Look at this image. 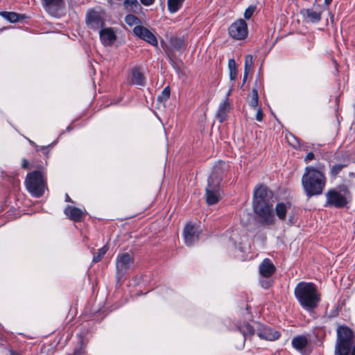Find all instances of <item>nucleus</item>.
<instances>
[{
	"label": "nucleus",
	"mask_w": 355,
	"mask_h": 355,
	"mask_svg": "<svg viewBox=\"0 0 355 355\" xmlns=\"http://www.w3.org/2000/svg\"><path fill=\"white\" fill-rule=\"evenodd\" d=\"M326 177L323 168H315L313 166L305 168L302 177V184L304 192L309 198L322 193L326 185Z\"/></svg>",
	"instance_id": "1"
},
{
	"label": "nucleus",
	"mask_w": 355,
	"mask_h": 355,
	"mask_svg": "<svg viewBox=\"0 0 355 355\" xmlns=\"http://www.w3.org/2000/svg\"><path fill=\"white\" fill-rule=\"evenodd\" d=\"M294 294L300 306L308 311L315 309L320 301V294L316 286L311 282L298 283Z\"/></svg>",
	"instance_id": "2"
},
{
	"label": "nucleus",
	"mask_w": 355,
	"mask_h": 355,
	"mask_svg": "<svg viewBox=\"0 0 355 355\" xmlns=\"http://www.w3.org/2000/svg\"><path fill=\"white\" fill-rule=\"evenodd\" d=\"M27 191L35 198H40L47 188L43 171H34L27 174L25 182Z\"/></svg>",
	"instance_id": "3"
},
{
	"label": "nucleus",
	"mask_w": 355,
	"mask_h": 355,
	"mask_svg": "<svg viewBox=\"0 0 355 355\" xmlns=\"http://www.w3.org/2000/svg\"><path fill=\"white\" fill-rule=\"evenodd\" d=\"M325 206L342 208L345 207L351 199V193L346 185H340L338 189H330L326 193Z\"/></svg>",
	"instance_id": "4"
},
{
	"label": "nucleus",
	"mask_w": 355,
	"mask_h": 355,
	"mask_svg": "<svg viewBox=\"0 0 355 355\" xmlns=\"http://www.w3.org/2000/svg\"><path fill=\"white\" fill-rule=\"evenodd\" d=\"M337 336L335 355H349L352 344L353 333L352 330L347 327L340 326L337 329Z\"/></svg>",
	"instance_id": "5"
},
{
	"label": "nucleus",
	"mask_w": 355,
	"mask_h": 355,
	"mask_svg": "<svg viewBox=\"0 0 355 355\" xmlns=\"http://www.w3.org/2000/svg\"><path fill=\"white\" fill-rule=\"evenodd\" d=\"M221 178L217 174V168H214L208 179V184L206 187V200L209 205H214L220 198V182Z\"/></svg>",
	"instance_id": "6"
},
{
	"label": "nucleus",
	"mask_w": 355,
	"mask_h": 355,
	"mask_svg": "<svg viewBox=\"0 0 355 355\" xmlns=\"http://www.w3.org/2000/svg\"><path fill=\"white\" fill-rule=\"evenodd\" d=\"M253 210L261 218V221L264 225H272L275 222V215L273 214L272 205L270 203L258 204L253 206Z\"/></svg>",
	"instance_id": "7"
},
{
	"label": "nucleus",
	"mask_w": 355,
	"mask_h": 355,
	"mask_svg": "<svg viewBox=\"0 0 355 355\" xmlns=\"http://www.w3.org/2000/svg\"><path fill=\"white\" fill-rule=\"evenodd\" d=\"M248 33L247 24L242 19L236 20L229 27V34L235 40H243L248 36Z\"/></svg>",
	"instance_id": "8"
},
{
	"label": "nucleus",
	"mask_w": 355,
	"mask_h": 355,
	"mask_svg": "<svg viewBox=\"0 0 355 355\" xmlns=\"http://www.w3.org/2000/svg\"><path fill=\"white\" fill-rule=\"evenodd\" d=\"M133 257L128 252L118 254L116 260V272L118 276H123L124 273L133 266Z\"/></svg>",
	"instance_id": "9"
},
{
	"label": "nucleus",
	"mask_w": 355,
	"mask_h": 355,
	"mask_svg": "<svg viewBox=\"0 0 355 355\" xmlns=\"http://www.w3.org/2000/svg\"><path fill=\"white\" fill-rule=\"evenodd\" d=\"M200 232L201 230L198 226L191 223H187L183 232L186 245L190 246L196 243L198 241Z\"/></svg>",
	"instance_id": "10"
},
{
	"label": "nucleus",
	"mask_w": 355,
	"mask_h": 355,
	"mask_svg": "<svg viewBox=\"0 0 355 355\" xmlns=\"http://www.w3.org/2000/svg\"><path fill=\"white\" fill-rule=\"evenodd\" d=\"M87 26L94 30L101 28L104 24L103 12L95 10H88L86 17Z\"/></svg>",
	"instance_id": "11"
},
{
	"label": "nucleus",
	"mask_w": 355,
	"mask_h": 355,
	"mask_svg": "<svg viewBox=\"0 0 355 355\" xmlns=\"http://www.w3.org/2000/svg\"><path fill=\"white\" fill-rule=\"evenodd\" d=\"M44 10L53 17H58L64 7L63 0H42Z\"/></svg>",
	"instance_id": "12"
},
{
	"label": "nucleus",
	"mask_w": 355,
	"mask_h": 355,
	"mask_svg": "<svg viewBox=\"0 0 355 355\" xmlns=\"http://www.w3.org/2000/svg\"><path fill=\"white\" fill-rule=\"evenodd\" d=\"M133 32L136 36L151 45H157V40L155 35L147 28L142 26H136L133 29Z\"/></svg>",
	"instance_id": "13"
},
{
	"label": "nucleus",
	"mask_w": 355,
	"mask_h": 355,
	"mask_svg": "<svg viewBox=\"0 0 355 355\" xmlns=\"http://www.w3.org/2000/svg\"><path fill=\"white\" fill-rule=\"evenodd\" d=\"M272 197L271 192L264 186H259L254 189L253 206L258 204L270 203Z\"/></svg>",
	"instance_id": "14"
},
{
	"label": "nucleus",
	"mask_w": 355,
	"mask_h": 355,
	"mask_svg": "<svg viewBox=\"0 0 355 355\" xmlns=\"http://www.w3.org/2000/svg\"><path fill=\"white\" fill-rule=\"evenodd\" d=\"M257 334L261 339L270 341L277 340L280 336V334L278 331H275L272 328L264 326L263 324L259 325L257 330Z\"/></svg>",
	"instance_id": "15"
},
{
	"label": "nucleus",
	"mask_w": 355,
	"mask_h": 355,
	"mask_svg": "<svg viewBox=\"0 0 355 355\" xmlns=\"http://www.w3.org/2000/svg\"><path fill=\"white\" fill-rule=\"evenodd\" d=\"M100 39L105 46H111L116 40V35L112 28H105L101 30Z\"/></svg>",
	"instance_id": "16"
},
{
	"label": "nucleus",
	"mask_w": 355,
	"mask_h": 355,
	"mask_svg": "<svg viewBox=\"0 0 355 355\" xmlns=\"http://www.w3.org/2000/svg\"><path fill=\"white\" fill-rule=\"evenodd\" d=\"M232 105L230 101L224 99L218 106L216 117L220 123L225 121L227 117V113L231 110Z\"/></svg>",
	"instance_id": "17"
},
{
	"label": "nucleus",
	"mask_w": 355,
	"mask_h": 355,
	"mask_svg": "<svg viewBox=\"0 0 355 355\" xmlns=\"http://www.w3.org/2000/svg\"><path fill=\"white\" fill-rule=\"evenodd\" d=\"M275 271V266L269 259H265L259 266V273L262 277H269Z\"/></svg>",
	"instance_id": "18"
},
{
	"label": "nucleus",
	"mask_w": 355,
	"mask_h": 355,
	"mask_svg": "<svg viewBox=\"0 0 355 355\" xmlns=\"http://www.w3.org/2000/svg\"><path fill=\"white\" fill-rule=\"evenodd\" d=\"M64 214L74 221H80L83 216L81 209L72 206H67L64 209Z\"/></svg>",
	"instance_id": "19"
},
{
	"label": "nucleus",
	"mask_w": 355,
	"mask_h": 355,
	"mask_svg": "<svg viewBox=\"0 0 355 355\" xmlns=\"http://www.w3.org/2000/svg\"><path fill=\"white\" fill-rule=\"evenodd\" d=\"M130 83L132 85L144 86L145 85V78L139 68L135 67L132 70Z\"/></svg>",
	"instance_id": "20"
},
{
	"label": "nucleus",
	"mask_w": 355,
	"mask_h": 355,
	"mask_svg": "<svg viewBox=\"0 0 355 355\" xmlns=\"http://www.w3.org/2000/svg\"><path fill=\"white\" fill-rule=\"evenodd\" d=\"M291 207L290 203L279 202L275 207V213L277 216L281 220L286 219V214Z\"/></svg>",
	"instance_id": "21"
},
{
	"label": "nucleus",
	"mask_w": 355,
	"mask_h": 355,
	"mask_svg": "<svg viewBox=\"0 0 355 355\" xmlns=\"http://www.w3.org/2000/svg\"><path fill=\"white\" fill-rule=\"evenodd\" d=\"M308 340L304 336H298L292 340L293 347L297 350L303 349L307 345Z\"/></svg>",
	"instance_id": "22"
},
{
	"label": "nucleus",
	"mask_w": 355,
	"mask_h": 355,
	"mask_svg": "<svg viewBox=\"0 0 355 355\" xmlns=\"http://www.w3.org/2000/svg\"><path fill=\"white\" fill-rule=\"evenodd\" d=\"M185 0H168V11L173 14L177 12L183 5V3Z\"/></svg>",
	"instance_id": "23"
},
{
	"label": "nucleus",
	"mask_w": 355,
	"mask_h": 355,
	"mask_svg": "<svg viewBox=\"0 0 355 355\" xmlns=\"http://www.w3.org/2000/svg\"><path fill=\"white\" fill-rule=\"evenodd\" d=\"M239 329L242 336L245 338L254 334L253 327L248 323H244L243 325H241Z\"/></svg>",
	"instance_id": "24"
},
{
	"label": "nucleus",
	"mask_w": 355,
	"mask_h": 355,
	"mask_svg": "<svg viewBox=\"0 0 355 355\" xmlns=\"http://www.w3.org/2000/svg\"><path fill=\"white\" fill-rule=\"evenodd\" d=\"M0 15L10 22L15 23L20 19V15L12 12H1Z\"/></svg>",
	"instance_id": "25"
},
{
	"label": "nucleus",
	"mask_w": 355,
	"mask_h": 355,
	"mask_svg": "<svg viewBox=\"0 0 355 355\" xmlns=\"http://www.w3.org/2000/svg\"><path fill=\"white\" fill-rule=\"evenodd\" d=\"M228 69L230 71V78L234 80L237 76L236 64L234 59L229 60Z\"/></svg>",
	"instance_id": "26"
},
{
	"label": "nucleus",
	"mask_w": 355,
	"mask_h": 355,
	"mask_svg": "<svg viewBox=\"0 0 355 355\" xmlns=\"http://www.w3.org/2000/svg\"><path fill=\"white\" fill-rule=\"evenodd\" d=\"M124 5L127 9H130L132 12H137L141 8L137 0H125Z\"/></svg>",
	"instance_id": "27"
},
{
	"label": "nucleus",
	"mask_w": 355,
	"mask_h": 355,
	"mask_svg": "<svg viewBox=\"0 0 355 355\" xmlns=\"http://www.w3.org/2000/svg\"><path fill=\"white\" fill-rule=\"evenodd\" d=\"M258 103H259L258 92L256 89H253L252 91V95L248 100V104L252 108L256 109V108H257Z\"/></svg>",
	"instance_id": "28"
},
{
	"label": "nucleus",
	"mask_w": 355,
	"mask_h": 355,
	"mask_svg": "<svg viewBox=\"0 0 355 355\" xmlns=\"http://www.w3.org/2000/svg\"><path fill=\"white\" fill-rule=\"evenodd\" d=\"M306 13L307 18L311 22H318L321 19L320 13L313 10H306Z\"/></svg>",
	"instance_id": "29"
},
{
	"label": "nucleus",
	"mask_w": 355,
	"mask_h": 355,
	"mask_svg": "<svg viewBox=\"0 0 355 355\" xmlns=\"http://www.w3.org/2000/svg\"><path fill=\"white\" fill-rule=\"evenodd\" d=\"M125 21L126 22L127 24L130 26H139V24H140L139 19L133 15H128L125 17Z\"/></svg>",
	"instance_id": "30"
},
{
	"label": "nucleus",
	"mask_w": 355,
	"mask_h": 355,
	"mask_svg": "<svg viewBox=\"0 0 355 355\" xmlns=\"http://www.w3.org/2000/svg\"><path fill=\"white\" fill-rule=\"evenodd\" d=\"M253 66V57L251 55H248L245 58V66L244 71H245V74L249 73Z\"/></svg>",
	"instance_id": "31"
},
{
	"label": "nucleus",
	"mask_w": 355,
	"mask_h": 355,
	"mask_svg": "<svg viewBox=\"0 0 355 355\" xmlns=\"http://www.w3.org/2000/svg\"><path fill=\"white\" fill-rule=\"evenodd\" d=\"M107 251V246H103V248H100L98 250V252L94 255L93 262L96 263V262L99 261L101 259V258L105 255V254L106 253Z\"/></svg>",
	"instance_id": "32"
},
{
	"label": "nucleus",
	"mask_w": 355,
	"mask_h": 355,
	"mask_svg": "<svg viewBox=\"0 0 355 355\" xmlns=\"http://www.w3.org/2000/svg\"><path fill=\"white\" fill-rule=\"evenodd\" d=\"M345 166V164H338L336 165H334L331 168V175L332 177H336L341 171L342 169Z\"/></svg>",
	"instance_id": "33"
},
{
	"label": "nucleus",
	"mask_w": 355,
	"mask_h": 355,
	"mask_svg": "<svg viewBox=\"0 0 355 355\" xmlns=\"http://www.w3.org/2000/svg\"><path fill=\"white\" fill-rule=\"evenodd\" d=\"M170 96V88L169 87H166L162 94L158 96V99L159 101H166L169 98Z\"/></svg>",
	"instance_id": "34"
},
{
	"label": "nucleus",
	"mask_w": 355,
	"mask_h": 355,
	"mask_svg": "<svg viewBox=\"0 0 355 355\" xmlns=\"http://www.w3.org/2000/svg\"><path fill=\"white\" fill-rule=\"evenodd\" d=\"M256 10V7L254 6H249L244 12V17L247 19H249Z\"/></svg>",
	"instance_id": "35"
},
{
	"label": "nucleus",
	"mask_w": 355,
	"mask_h": 355,
	"mask_svg": "<svg viewBox=\"0 0 355 355\" xmlns=\"http://www.w3.org/2000/svg\"><path fill=\"white\" fill-rule=\"evenodd\" d=\"M245 337L241 336L240 338H239L238 342L235 344L236 347L239 349H243L245 345Z\"/></svg>",
	"instance_id": "36"
},
{
	"label": "nucleus",
	"mask_w": 355,
	"mask_h": 355,
	"mask_svg": "<svg viewBox=\"0 0 355 355\" xmlns=\"http://www.w3.org/2000/svg\"><path fill=\"white\" fill-rule=\"evenodd\" d=\"M73 355H85V347L82 343L78 348L74 349Z\"/></svg>",
	"instance_id": "37"
},
{
	"label": "nucleus",
	"mask_w": 355,
	"mask_h": 355,
	"mask_svg": "<svg viewBox=\"0 0 355 355\" xmlns=\"http://www.w3.org/2000/svg\"><path fill=\"white\" fill-rule=\"evenodd\" d=\"M255 110H257V113H256L257 121H262L263 119V113L262 112V110L260 107H257Z\"/></svg>",
	"instance_id": "38"
},
{
	"label": "nucleus",
	"mask_w": 355,
	"mask_h": 355,
	"mask_svg": "<svg viewBox=\"0 0 355 355\" xmlns=\"http://www.w3.org/2000/svg\"><path fill=\"white\" fill-rule=\"evenodd\" d=\"M315 157V155L313 153H309L304 158V161L308 163L310 161L313 160Z\"/></svg>",
	"instance_id": "39"
},
{
	"label": "nucleus",
	"mask_w": 355,
	"mask_h": 355,
	"mask_svg": "<svg viewBox=\"0 0 355 355\" xmlns=\"http://www.w3.org/2000/svg\"><path fill=\"white\" fill-rule=\"evenodd\" d=\"M140 1L143 5L148 6L152 5L154 3L155 0H140Z\"/></svg>",
	"instance_id": "40"
},
{
	"label": "nucleus",
	"mask_w": 355,
	"mask_h": 355,
	"mask_svg": "<svg viewBox=\"0 0 355 355\" xmlns=\"http://www.w3.org/2000/svg\"><path fill=\"white\" fill-rule=\"evenodd\" d=\"M21 166H22L23 168H28V162L26 159H22Z\"/></svg>",
	"instance_id": "41"
},
{
	"label": "nucleus",
	"mask_w": 355,
	"mask_h": 355,
	"mask_svg": "<svg viewBox=\"0 0 355 355\" xmlns=\"http://www.w3.org/2000/svg\"><path fill=\"white\" fill-rule=\"evenodd\" d=\"M295 221H296V219H295V216H290L289 217V222H290V223L293 224V223H295Z\"/></svg>",
	"instance_id": "42"
},
{
	"label": "nucleus",
	"mask_w": 355,
	"mask_h": 355,
	"mask_svg": "<svg viewBox=\"0 0 355 355\" xmlns=\"http://www.w3.org/2000/svg\"><path fill=\"white\" fill-rule=\"evenodd\" d=\"M231 92H232V89H229V90L227 91V92L226 94L225 99L227 98V100L229 101V96H230Z\"/></svg>",
	"instance_id": "43"
},
{
	"label": "nucleus",
	"mask_w": 355,
	"mask_h": 355,
	"mask_svg": "<svg viewBox=\"0 0 355 355\" xmlns=\"http://www.w3.org/2000/svg\"><path fill=\"white\" fill-rule=\"evenodd\" d=\"M262 286L265 288H268L269 287V283L268 282L262 283Z\"/></svg>",
	"instance_id": "44"
},
{
	"label": "nucleus",
	"mask_w": 355,
	"mask_h": 355,
	"mask_svg": "<svg viewBox=\"0 0 355 355\" xmlns=\"http://www.w3.org/2000/svg\"><path fill=\"white\" fill-rule=\"evenodd\" d=\"M248 73H246L245 75V71H244V75H243V82H245L248 78Z\"/></svg>",
	"instance_id": "45"
},
{
	"label": "nucleus",
	"mask_w": 355,
	"mask_h": 355,
	"mask_svg": "<svg viewBox=\"0 0 355 355\" xmlns=\"http://www.w3.org/2000/svg\"><path fill=\"white\" fill-rule=\"evenodd\" d=\"M331 1H332V0H324V2L327 6H329Z\"/></svg>",
	"instance_id": "46"
},
{
	"label": "nucleus",
	"mask_w": 355,
	"mask_h": 355,
	"mask_svg": "<svg viewBox=\"0 0 355 355\" xmlns=\"http://www.w3.org/2000/svg\"><path fill=\"white\" fill-rule=\"evenodd\" d=\"M66 201H67V202H70L71 201V198H69L68 194H66Z\"/></svg>",
	"instance_id": "47"
},
{
	"label": "nucleus",
	"mask_w": 355,
	"mask_h": 355,
	"mask_svg": "<svg viewBox=\"0 0 355 355\" xmlns=\"http://www.w3.org/2000/svg\"><path fill=\"white\" fill-rule=\"evenodd\" d=\"M351 355H355V345L352 350Z\"/></svg>",
	"instance_id": "48"
},
{
	"label": "nucleus",
	"mask_w": 355,
	"mask_h": 355,
	"mask_svg": "<svg viewBox=\"0 0 355 355\" xmlns=\"http://www.w3.org/2000/svg\"><path fill=\"white\" fill-rule=\"evenodd\" d=\"M29 142H30V144H31L32 145H33V146H36V145H35V144L33 141H32L29 140Z\"/></svg>",
	"instance_id": "49"
}]
</instances>
